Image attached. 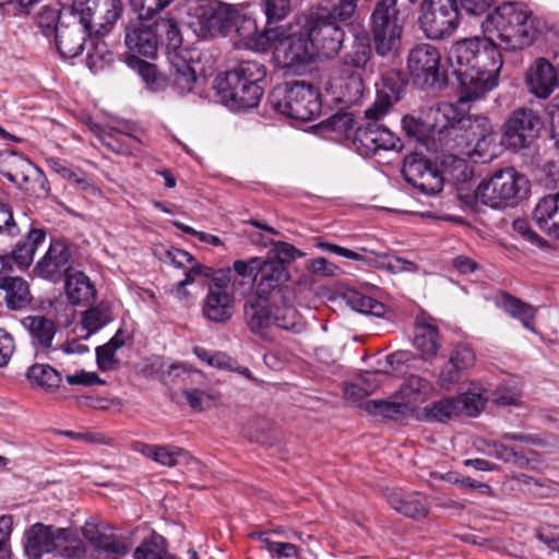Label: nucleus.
I'll list each match as a JSON object with an SVG mask.
<instances>
[{
  "instance_id": "obj_1",
  "label": "nucleus",
  "mask_w": 559,
  "mask_h": 559,
  "mask_svg": "<svg viewBox=\"0 0 559 559\" xmlns=\"http://www.w3.org/2000/svg\"><path fill=\"white\" fill-rule=\"evenodd\" d=\"M123 12L122 0H72V14L79 17L87 38L75 48L72 58L86 50V66L91 71L103 67L106 45L100 37L109 34Z\"/></svg>"
},
{
  "instance_id": "obj_2",
  "label": "nucleus",
  "mask_w": 559,
  "mask_h": 559,
  "mask_svg": "<svg viewBox=\"0 0 559 559\" xmlns=\"http://www.w3.org/2000/svg\"><path fill=\"white\" fill-rule=\"evenodd\" d=\"M538 20L524 4L507 2L499 5L483 23L484 34L503 50L530 47L539 33Z\"/></svg>"
},
{
  "instance_id": "obj_3",
  "label": "nucleus",
  "mask_w": 559,
  "mask_h": 559,
  "mask_svg": "<svg viewBox=\"0 0 559 559\" xmlns=\"http://www.w3.org/2000/svg\"><path fill=\"white\" fill-rule=\"evenodd\" d=\"M266 69L257 60H241L231 70L215 78L213 87L219 100L233 110L257 107L263 95L260 82Z\"/></svg>"
},
{
  "instance_id": "obj_4",
  "label": "nucleus",
  "mask_w": 559,
  "mask_h": 559,
  "mask_svg": "<svg viewBox=\"0 0 559 559\" xmlns=\"http://www.w3.org/2000/svg\"><path fill=\"white\" fill-rule=\"evenodd\" d=\"M442 170L420 153L405 157L402 174L405 180L425 194H437L443 188L444 177L461 181L469 177L471 170L466 160L449 154L441 162Z\"/></svg>"
},
{
  "instance_id": "obj_5",
  "label": "nucleus",
  "mask_w": 559,
  "mask_h": 559,
  "mask_svg": "<svg viewBox=\"0 0 559 559\" xmlns=\"http://www.w3.org/2000/svg\"><path fill=\"white\" fill-rule=\"evenodd\" d=\"M437 121H444L438 132L437 140L442 147L448 150L469 146L475 139L489 136L492 126L487 117L463 115L452 104H442L438 107Z\"/></svg>"
},
{
  "instance_id": "obj_6",
  "label": "nucleus",
  "mask_w": 559,
  "mask_h": 559,
  "mask_svg": "<svg viewBox=\"0 0 559 559\" xmlns=\"http://www.w3.org/2000/svg\"><path fill=\"white\" fill-rule=\"evenodd\" d=\"M197 15L203 28L210 33H221L226 35L231 28L238 36L246 40L250 49L264 51L270 45L272 32L258 33V26L254 20L242 17V25L239 24L240 16L228 7L205 3L197 10Z\"/></svg>"
},
{
  "instance_id": "obj_7",
  "label": "nucleus",
  "mask_w": 559,
  "mask_h": 559,
  "mask_svg": "<svg viewBox=\"0 0 559 559\" xmlns=\"http://www.w3.org/2000/svg\"><path fill=\"white\" fill-rule=\"evenodd\" d=\"M157 37L166 46L170 62L169 75L174 86L182 94L193 91L198 82V62L187 59V51L182 48V35L177 23L170 19H162L154 23Z\"/></svg>"
},
{
  "instance_id": "obj_8",
  "label": "nucleus",
  "mask_w": 559,
  "mask_h": 559,
  "mask_svg": "<svg viewBox=\"0 0 559 559\" xmlns=\"http://www.w3.org/2000/svg\"><path fill=\"white\" fill-rule=\"evenodd\" d=\"M530 192V181L513 167L496 170L487 180L479 183L476 197L493 209L515 206Z\"/></svg>"
},
{
  "instance_id": "obj_9",
  "label": "nucleus",
  "mask_w": 559,
  "mask_h": 559,
  "mask_svg": "<svg viewBox=\"0 0 559 559\" xmlns=\"http://www.w3.org/2000/svg\"><path fill=\"white\" fill-rule=\"evenodd\" d=\"M502 47L496 40H489V36L484 34L481 47L476 53L475 64L473 66L472 84L465 87V94H460L457 103L463 106L466 103L483 98L489 91L498 84V74L502 68Z\"/></svg>"
},
{
  "instance_id": "obj_10",
  "label": "nucleus",
  "mask_w": 559,
  "mask_h": 559,
  "mask_svg": "<svg viewBox=\"0 0 559 559\" xmlns=\"http://www.w3.org/2000/svg\"><path fill=\"white\" fill-rule=\"evenodd\" d=\"M271 104L280 114L301 121H310L321 111L319 92L306 82H290L275 87Z\"/></svg>"
},
{
  "instance_id": "obj_11",
  "label": "nucleus",
  "mask_w": 559,
  "mask_h": 559,
  "mask_svg": "<svg viewBox=\"0 0 559 559\" xmlns=\"http://www.w3.org/2000/svg\"><path fill=\"white\" fill-rule=\"evenodd\" d=\"M235 286L236 276L229 269H221L213 273L201 307L205 320L224 324L233 318L236 310Z\"/></svg>"
},
{
  "instance_id": "obj_12",
  "label": "nucleus",
  "mask_w": 559,
  "mask_h": 559,
  "mask_svg": "<svg viewBox=\"0 0 559 559\" xmlns=\"http://www.w3.org/2000/svg\"><path fill=\"white\" fill-rule=\"evenodd\" d=\"M418 23L429 39L441 40L452 36L460 24L456 0H423Z\"/></svg>"
},
{
  "instance_id": "obj_13",
  "label": "nucleus",
  "mask_w": 559,
  "mask_h": 559,
  "mask_svg": "<svg viewBox=\"0 0 559 559\" xmlns=\"http://www.w3.org/2000/svg\"><path fill=\"white\" fill-rule=\"evenodd\" d=\"M262 298L248 300L243 306L245 320L249 330L265 337L272 326L283 330H290L295 326L296 311L290 305H283V308L272 301L271 306L264 305Z\"/></svg>"
},
{
  "instance_id": "obj_14",
  "label": "nucleus",
  "mask_w": 559,
  "mask_h": 559,
  "mask_svg": "<svg viewBox=\"0 0 559 559\" xmlns=\"http://www.w3.org/2000/svg\"><path fill=\"white\" fill-rule=\"evenodd\" d=\"M81 533L92 547L110 559H122L133 546L130 535L119 533L114 525L97 516L87 519Z\"/></svg>"
},
{
  "instance_id": "obj_15",
  "label": "nucleus",
  "mask_w": 559,
  "mask_h": 559,
  "mask_svg": "<svg viewBox=\"0 0 559 559\" xmlns=\"http://www.w3.org/2000/svg\"><path fill=\"white\" fill-rule=\"evenodd\" d=\"M302 34L309 39L313 56L316 53L325 58L336 56L344 41V31L328 20L323 12H316L300 17Z\"/></svg>"
},
{
  "instance_id": "obj_16",
  "label": "nucleus",
  "mask_w": 559,
  "mask_h": 559,
  "mask_svg": "<svg viewBox=\"0 0 559 559\" xmlns=\"http://www.w3.org/2000/svg\"><path fill=\"white\" fill-rule=\"evenodd\" d=\"M376 51L386 56L397 49L402 34L396 0H378L371 14Z\"/></svg>"
},
{
  "instance_id": "obj_17",
  "label": "nucleus",
  "mask_w": 559,
  "mask_h": 559,
  "mask_svg": "<svg viewBox=\"0 0 559 559\" xmlns=\"http://www.w3.org/2000/svg\"><path fill=\"white\" fill-rule=\"evenodd\" d=\"M290 278L288 270L280 262H260L258 269L257 294L260 298H271L273 302L281 301L290 305L295 299L294 290L285 285Z\"/></svg>"
},
{
  "instance_id": "obj_18",
  "label": "nucleus",
  "mask_w": 559,
  "mask_h": 559,
  "mask_svg": "<svg viewBox=\"0 0 559 559\" xmlns=\"http://www.w3.org/2000/svg\"><path fill=\"white\" fill-rule=\"evenodd\" d=\"M300 29L296 33L284 36L277 29H265L272 32L269 48H273L275 58L285 67H296L308 63L312 60L313 49L306 35L302 34V22L299 19Z\"/></svg>"
},
{
  "instance_id": "obj_19",
  "label": "nucleus",
  "mask_w": 559,
  "mask_h": 559,
  "mask_svg": "<svg viewBox=\"0 0 559 559\" xmlns=\"http://www.w3.org/2000/svg\"><path fill=\"white\" fill-rule=\"evenodd\" d=\"M407 69L414 82L421 87L439 84L443 76L439 49L430 44L416 45L408 52Z\"/></svg>"
},
{
  "instance_id": "obj_20",
  "label": "nucleus",
  "mask_w": 559,
  "mask_h": 559,
  "mask_svg": "<svg viewBox=\"0 0 559 559\" xmlns=\"http://www.w3.org/2000/svg\"><path fill=\"white\" fill-rule=\"evenodd\" d=\"M540 127L542 119L535 110L518 108L503 124L502 143L512 150L525 148L537 136Z\"/></svg>"
},
{
  "instance_id": "obj_21",
  "label": "nucleus",
  "mask_w": 559,
  "mask_h": 559,
  "mask_svg": "<svg viewBox=\"0 0 559 559\" xmlns=\"http://www.w3.org/2000/svg\"><path fill=\"white\" fill-rule=\"evenodd\" d=\"M36 269L49 281H63L64 294L70 298V247L66 239H51L48 251L37 263Z\"/></svg>"
},
{
  "instance_id": "obj_22",
  "label": "nucleus",
  "mask_w": 559,
  "mask_h": 559,
  "mask_svg": "<svg viewBox=\"0 0 559 559\" xmlns=\"http://www.w3.org/2000/svg\"><path fill=\"white\" fill-rule=\"evenodd\" d=\"M368 121L356 128L353 143L361 155H372L380 150L389 151L399 147L396 138L388 128L378 124V119L367 118Z\"/></svg>"
},
{
  "instance_id": "obj_23",
  "label": "nucleus",
  "mask_w": 559,
  "mask_h": 559,
  "mask_svg": "<svg viewBox=\"0 0 559 559\" xmlns=\"http://www.w3.org/2000/svg\"><path fill=\"white\" fill-rule=\"evenodd\" d=\"M481 47V38H464L452 45L448 53V61L460 83V94H465V87L471 86L473 75V66L475 64L476 53Z\"/></svg>"
},
{
  "instance_id": "obj_24",
  "label": "nucleus",
  "mask_w": 559,
  "mask_h": 559,
  "mask_svg": "<svg viewBox=\"0 0 559 559\" xmlns=\"http://www.w3.org/2000/svg\"><path fill=\"white\" fill-rule=\"evenodd\" d=\"M160 259L185 270V278L179 281L175 287V294L181 300L190 297V293L186 289L188 285L193 284L198 277L211 280L214 273L211 267L198 263L192 254L178 248L164 249Z\"/></svg>"
},
{
  "instance_id": "obj_25",
  "label": "nucleus",
  "mask_w": 559,
  "mask_h": 559,
  "mask_svg": "<svg viewBox=\"0 0 559 559\" xmlns=\"http://www.w3.org/2000/svg\"><path fill=\"white\" fill-rule=\"evenodd\" d=\"M407 79L399 70H389L382 76V83L377 90V97L373 104L366 109L365 116L370 119L384 117L393 104L401 99L406 87Z\"/></svg>"
},
{
  "instance_id": "obj_26",
  "label": "nucleus",
  "mask_w": 559,
  "mask_h": 559,
  "mask_svg": "<svg viewBox=\"0 0 559 559\" xmlns=\"http://www.w3.org/2000/svg\"><path fill=\"white\" fill-rule=\"evenodd\" d=\"M124 41L130 52L134 56L154 58L159 40L154 24L134 21L129 23L126 28Z\"/></svg>"
},
{
  "instance_id": "obj_27",
  "label": "nucleus",
  "mask_w": 559,
  "mask_h": 559,
  "mask_svg": "<svg viewBox=\"0 0 559 559\" xmlns=\"http://www.w3.org/2000/svg\"><path fill=\"white\" fill-rule=\"evenodd\" d=\"M475 361L474 350L465 344H457L453 348L449 360L441 368L438 384L442 389H449L460 381L463 374L475 365Z\"/></svg>"
},
{
  "instance_id": "obj_28",
  "label": "nucleus",
  "mask_w": 559,
  "mask_h": 559,
  "mask_svg": "<svg viewBox=\"0 0 559 559\" xmlns=\"http://www.w3.org/2000/svg\"><path fill=\"white\" fill-rule=\"evenodd\" d=\"M559 79L555 67L545 58H538L528 68L526 85L538 98H547L558 86Z\"/></svg>"
},
{
  "instance_id": "obj_29",
  "label": "nucleus",
  "mask_w": 559,
  "mask_h": 559,
  "mask_svg": "<svg viewBox=\"0 0 559 559\" xmlns=\"http://www.w3.org/2000/svg\"><path fill=\"white\" fill-rule=\"evenodd\" d=\"M53 526L35 523L25 532L24 550L28 558L40 559L44 554L52 552L59 547L60 536Z\"/></svg>"
},
{
  "instance_id": "obj_30",
  "label": "nucleus",
  "mask_w": 559,
  "mask_h": 559,
  "mask_svg": "<svg viewBox=\"0 0 559 559\" xmlns=\"http://www.w3.org/2000/svg\"><path fill=\"white\" fill-rule=\"evenodd\" d=\"M414 346L420 353L424 360L436 358L441 347V338L436 320L426 313H420L416 318Z\"/></svg>"
},
{
  "instance_id": "obj_31",
  "label": "nucleus",
  "mask_w": 559,
  "mask_h": 559,
  "mask_svg": "<svg viewBox=\"0 0 559 559\" xmlns=\"http://www.w3.org/2000/svg\"><path fill=\"white\" fill-rule=\"evenodd\" d=\"M86 124L90 127L91 131L97 134L100 142L107 148L117 154L130 155L141 150L140 140L127 131L116 127L102 128L90 118L86 120Z\"/></svg>"
},
{
  "instance_id": "obj_32",
  "label": "nucleus",
  "mask_w": 559,
  "mask_h": 559,
  "mask_svg": "<svg viewBox=\"0 0 559 559\" xmlns=\"http://www.w3.org/2000/svg\"><path fill=\"white\" fill-rule=\"evenodd\" d=\"M0 167V174L21 189L29 190V183L40 178V170L14 152L4 156Z\"/></svg>"
},
{
  "instance_id": "obj_33",
  "label": "nucleus",
  "mask_w": 559,
  "mask_h": 559,
  "mask_svg": "<svg viewBox=\"0 0 559 559\" xmlns=\"http://www.w3.org/2000/svg\"><path fill=\"white\" fill-rule=\"evenodd\" d=\"M335 99L345 106L356 105L364 96L366 86L357 72L344 70L331 81Z\"/></svg>"
},
{
  "instance_id": "obj_34",
  "label": "nucleus",
  "mask_w": 559,
  "mask_h": 559,
  "mask_svg": "<svg viewBox=\"0 0 559 559\" xmlns=\"http://www.w3.org/2000/svg\"><path fill=\"white\" fill-rule=\"evenodd\" d=\"M135 449L147 459H151L163 466L175 467L177 465H181V463L198 465L197 459L180 447L171 444L157 445L138 443Z\"/></svg>"
},
{
  "instance_id": "obj_35",
  "label": "nucleus",
  "mask_w": 559,
  "mask_h": 559,
  "mask_svg": "<svg viewBox=\"0 0 559 559\" xmlns=\"http://www.w3.org/2000/svg\"><path fill=\"white\" fill-rule=\"evenodd\" d=\"M388 503L399 513L420 520L428 514V501L418 492H404L401 489H388L385 492Z\"/></svg>"
},
{
  "instance_id": "obj_36",
  "label": "nucleus",
  "mask_w": 559,
  "mask_h": 559,
  "mask_svg": "<svg viewBox=\"0 0 559 559\" xmlns=\"http://www.w3.org/2000/svg\"><path fill=\"white\" fill-rule=\"evenodd\" d=\"M433 383L419 374L405 377L400 389L395 392L394 399L402 400L408 409L416 408L425 403L433 393Z\"/></svg>"
},
{
  "instance_id": "obj_37",
  "label": "nucleus",
  "mask_w": 559,
  "mask_h": 559,
  "mask_svg": "<svg viewBox=\"0 0 559 559\" xmlns=\"http://www.w3.org/2000/svg\"><path fill=\"white\" fill-rule=\"evenodd\" d=\"M533 218L540 229L559 238V192L540 199L533 211Z\"/></svg>"
},
{
  "instance_id": "obj_38",
  "label": "nucleus",
  "mask_w": 559,
  "mask_h": 559,
  "mask_svg": "<svg viewBox=\"0 0 559 559\" xmlns=\"http://www.w3.org/2000/svg\"><path fill=\"white\" fill-rule=\"evenodd\" d=\"M21 325L27 331L32 345L37 349L51 347L56 334L55 322L44 316H27L21 320Z\"/></svg>"
},
{
  "instance_id": "obj_39",
  "label": "nucleus",
  "mask_w": 559,
  "mask_h": 559,
  "mask_svg": "<svg viewBox=\"0 0 559 559\" xmlns=\"http://www.w3.org/2000/svg\"><path fill=\"white\" fill-rule=\"evenodd\" d=\"M38 25L43 28H53L55 44L60 56L68 59L64 47L68 39V24L62 21V13L59 8L44 7L37 15Z\"/></svg>"
},
{
  "instance_id": "obj_40",
  "label": "nucleus",
  "mask_w": 559,
  "mask_h": 559,
  "mask_svg": "<svg viewBox=\"0 0 559 559\" xmlns=\"http://www.w3.org/2000/svg\"><path fill=\"white\" fill-rule=\"evenodd\" d=\"M0 288L5 292L4 300L11 310H21L31 304L28 284L22 277L3 276Z\"/></svg>"
},
{
  "instance_id": "obj_41",
  "label": "nucleus",
  "mask_w": 559,
  "mask_h": 559,
  "mask_svg": "<svg viewBox=\"0 0 559 559\" xmlns=\"http://www.w3.org/2000/svg\"><path fill=\"white\" fill-rule=\"evenodd\" d=\"M498 306L511 317L519 319L525 329L535 331L533 322L536 317V309L533 306L508 293L500 295Z\"/></svg>"
},
{
  "instance_id": "obj_42",
  "label": "nucleus",
  "mask_w": 559,
  "mask_h": 559,
  "mask_svg": "<svg viewBox=\"0 0 559 559\" xmlns=\"http://www.w3.org/2000/svg\"><path fill=\"white\" fill-rule=\"evenodd\" d=\"M46 231L40 228H32L24 241L17 242L11 252V258L17 266L26 267L34 259V254L39 246L45 242Z\"/></svg>"
},
{
  "instance_id": "obj_43",
  "label": "nucleus",
  "mask_w": 559,
  "mask_h": 559,
  "mask_svg": "<svg viewBox=\"0 0 559 559\" xmlns=\"http://www.w3.org/2000/svg\"><path fill=\"white\" fill-rule=\"evenodd\" d=\"M26 379L32 386L46 392H53L60 386L61 373L47 364H34L26 371Z\"/></svg>"
},
{
  "instance_id": "obj_44",
  "label": "nucleus",
  "mask_w": 559,
  "mask_h": 559,
  "mask_svg": "<svg viewBox=\"0 0 559 559\" xmlns=\"http://www.w3.org/2000/svg\"><path fill=\"white\" fill-rule=\"evenodd\" d=\"M371 45L369 36L366 33L357 34L349 48L343 57V61L347 66L364 69L371 58Z\"/></svg>"
},
{
  "instance_id": "obj_45",
  "label": "nucleus",
  "mask_w": 559,
  "mask_h": 559,
  "mask_svg": "<svg viewBox=\"0 0 559 559\" xmlns=\"http://www.w3.org/2000/svg\"><path fill=\"white\" fill-rule=\"evenodd\" d=\"M95 296L96 289L90 277L80 271L72 273V306L91 305Z\"/></svg>"
},
{
  "instance_id": "obj_46",
  "label": "nucleus",
  "mask_w": 559,
  "mask_h": 559,
  "mask_svg": "<svg viewBox=\"0 0 559 559\" xmlns=\"http://www.w3.org/2000/svg\"><path fill=\"white\" fill-rule=\"evenodd\" d=\"M346 304L355 311L381 317L384 314L385 306L373 299L372 297L366 296L356 290L348 292L344 295Z\"/></svg>"
},
{
  "instance_id": "obj_47",
  "label": "nucleus",
  "mask_w": 559,
  "mask_h": 559,
  "mask_svg": "<svg viewBox=\"0 0 559 559\" xmlns=\"http://www.w3.org/2000/svg\"><path fill=\"white\" fill-rule=\"evenodd\" d=\"M459 402L455 397H447L425 407V416L431 421L444 423L460 415Z\"/></svg>"
},
{
  "instance_id": "obj_48",
  "label": "nucleus",
  "mask_w": 559,
  "mask_h": 559,
  "mask_svg": "<svg viewBox=\"0 0 559 559\" xmlns=\"http://www.w3.org/2000/svg\"><path fill=\"white\" fill-rule=\"evenodd\" d=\"M134 559H170L166 547L165 539L160 535L152 534L144 539L142 544L135 548Z\"/></svg>"
},
{
  "instance_id": "obj_49",
  "label": "nucleus",
  "mask_w": 559,
  "mask_h": 559,
  "mask_svg": "<svg viewBox=\"0 0 559 559\" xmlns=\"http://www.w3.org/2000/svg\"><path fill=\"white\" fill-rule=\"evenodd\" d=\"M365 409L370 415H380L384 418H393L396 415H404L407 411V406L402 400L385 401V400H372L365 404Z\"/></svg>"
},
{
  "instance_id": "obj_50",
  "label": "nucleus",
  "mask_w": 559,
  "mask_h": 559,
  "mask_svg": "<svg viewBox=\"0 0 559 559\" xmlns=\"http://www.w3.org/2000/svg\"><path fill=\"white\" fill-rule=\"evenodd\" d=\"M109 321L107 311L100 307H92L83 313L82 330L86 332L84 338L99 331Z\"/></svg>"
},
{
  "instance_id": "obj_51",
  "label": "nucleus",
  "mask_w": 559,
  "mask_h": 559,
  "mask_svg": "<svg viewBox=\"0 0 559 559\" xmlns=\"http://www.w3.org/2000/svg\"><path fill=\"white\" fill-rule=\"evenodd\" d=\"M358 0H336L329 10H321L328 20L335 22L349 21L357 11Z\"/></svg>"
},
{
  "instance_id": "obj_52",
  "label": "nucleus",
  "mask_w": 559,
  "mask_h": 559,
  "mask_svg": "<svg viewBox=\"0 0 559 559\" xmlns=\"http://www.w3.org/2000/svg\"><path fill=\"white\" fill-rule=\"evenodd\" d=\"M251 536L259 538L263 543L265 549L278 558H293L298 557L299 555V548L294 544L273 542L265 537L264 533H254Z\"/></svg>"
},
{
  "instance_id": "obj_53",
  "label": "nucleus",
  "mask_w": 559,
  "mask_h": 559,
  "mask_svg": "<svg viewBox=\"0 0 559 559\" xmlns=\"http://www.w3.org/2000/svg\"><path fill=\"white\" fill-rule=\"evenodd\" d=\"M324 123L326 129L346 138L356 130V121L350 112H337L326 119Z\"/></svg>"
},
{
  "instance_id": "obj_54",
  "label": "nucleus",
  "mask_w": 559,
  "mask_h": 559,
  "mask_svg": "<svg viewBox=\"0 0 559 559\" xmlns=\"http://www.w3.org/2000/svg\"><path fill=\"white\" fill-rule=\"evenodd\" d=\"M455 399L456 402H459L460 414H466L471 417L476 416L486 402V397L483 396V393L475 391H467Z\"/></svg>"
},
{
  "instance_id": "obj_55",
  "label": "nucleus",
  "mask_w": 559,
  "mask_h": 559,
  "mask_svg": "<svg viewBox=\"0 0 559 559\" xmlns=\"http://www.w3.org/2000/svg\"><path fill=\"white\" fill-rule=\"evenodd\" d=\"M269 23L284 20L290 12V0H261Z\"/></svg>"
},
{
  "instance_id": "obj_56",
  "label": "nucleus",
  "mask_w": 559,
  "mask_h": 559,
  "mask_svg": "<svg viewBox=\"0 0 559 559\" xmlns=\"http://www.w3.org/2000/svg\"><path fill=\"white\" fill-rule=\"evenodd\" d=\"M297 255H302V253L293 245L280 241L270 250L267 261L280 262L285 266L286 263L294 261Z\"/></svg>"
},
{
  "instance_id": "obj_57",
  "label": "nucleus",
  "mask_w": 559,
  "mask_h": 559,
  "mask_svg": "<svg viewBox=\"0 0 559 559\" xmlns=\"http://www.w3.org/2000/svg\"><path fill=\"white\" fill-rule=\"evenodd\" d=\"M380 266L391 274L416 273L419 271V266L414 261L399 255H388Z\"/></svg>"
},
{
  "instance_id": "obj_58",
  "label": "nucleus",
  "mask_w": 559,
  "mask_h": 559,
  "mask_svg": "<svg viewBox=\"0 0 559 559\" xmlns=\"http://www.w3.org/2000/svg\"><path fill=\"white\" fill-rule=\"evenodd\" d=\"M116 353L117 350L109 347L107 344L96 348V361L99 370L108 371L117 366L118 359L116 358Z\"/></svg>"
},
{
  "instance_id": "obj_59",
  "label": "nucleus",
  "mask_w": 559,
  "mask_h": 559,
  "mask_svg": "<svg viewBox=\"0 0 559 559\" xmlns=\"http://www.w3.org/2000/svg\"><path fill=\"white\" fill-rule=\"evenodd\" d=\"M495 142L493 132L489 136H480L479 139H475L469 146H461L459 147L462 152L467 155H477L478 157H486L488 155V151L491 144Z\"/></svg>"
},
{
  "instance_id": "obj_60",
  "label": "nucleus",
  "mask_w": 559,
  "mask_h": 559,
  "mask_svg": "<svg viewBox=\"0 0 559 559\" xmlns=\"http://www.w3.org/2000/svg\"><path fill=\"white\" fill-rule=\"evenodd\" d=\"M1 233L13 236L19 233V228L13 219L10 205L0 199V234Z\"/></svg>"
},
{
  "instance_id": "obj_61",
  "label": "nucleus",
  "mask_w": 559,
  "mask_h": 559,
  "mask_svg": "<svg viewBox=\"0 0 559 559\" xmlns=\"http://www.w3.org/2000/svg\"><path fill=\"white\" fill-rule=\"evenodd\" d=\"M386 372L381 371H365L361 373L356 381L359 385H361L362 394L370 395L376 392V390L380 385V378L385 377Z\"/></svg>"
},
{
  "instance_id": "obj_62",
  "label": "nucleus",
  "mask_w": 559,
  "mask_h": 559,
  "mask_svg": "<svg viewBox=\"0 0 559 559\" xmlns=\"http://www.w3.org/2000/svg\"><path fill=\"white\" fill-rule=\"evenodd\" d=\"M261 259L259 258H252L248 262L242 260H237L233 264V269H229L231 273L235 275L238 274L242 277H254L257 280L258 277V269L260 265Z\"/></svg>"
},
{
  "instance_id": "obj_63",
  "label": "nucleus",
  "mask_w": 559,
  "mask_h": 559,
  "mask_svg": "<svg viewBox=\"0 0 559 559\" xmlns=\"http://www.w3.org/2000/svg\"><path fill=\"white\" fill-rule=\"evenodd\" d=\"M186 400L191 408L195 411H202L204 405H210L212 402V397L210 394L204 391L195 390V389H187L182 391Z\"/></svg>"
},
{
  "instance_id": "obj_64",
  "label": "nucleus",
  "mask_w": 559,
  "mask_h": 559,
  "mask_svg": "<svg viewBox=\"0 0 559 559\" xmlns=\"http://www.w3.org/2000/svg\"><path fill=\"white\" fill-rule=\"evenodd\" d=\"M13 530V516L0 515V550L11 554L10 538Z\"/></svg>"
}]
</instances>
